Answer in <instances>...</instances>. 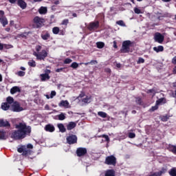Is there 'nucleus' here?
<instances>
[{
	"mask_svg": "<svg viewBox=\"0 0 176 176\" xmlns=\"http://www.w3.org/2000/svg\"><path fill=\"white\" fill-rule=\"evenodd\" d=\"M144 63H145V59L142 57H140L137 61V64H144Z\"/></svg>",
	"mask_w": 176,
	"mask_h": 176,
	"instance_id": "nucleus-47",
	"label": "nucleus"
},
{
	"mask_svg": "<svg viewBox=\"0 0 176 176\" xmlns=\"http://www.w3.org/2000/svg\"><path fill=\"white\" fill-rule=\"evenodd\" d=\"M58 120H65V114L64 113H61L60 114L57 116Z\"/></svg>",
	"mask_w": 176,
	"mask_h": 176,
	"instance_id": "nucleus-36",
	"label": "nucleus"
},
{
	"mask_svg": "<svg viewBox=\"0 0 176 176\" xmlns=\"http://www.w3.org/2000/svg\"><path fill=\"white\" fill-rule=\"evenodd\" d=\"M69 23V19H64L63 21H62V25H67L68 23Z\"/></svg>",
	"mask_w": 176,
	"mask_h": 176,
	"instance_id": "nucleus-51",
	"label": "nucleus"
},
{
	"mask_svg": "<svg viewBox=\"0 0 176 176\" xmlns=\"http://www.w3.org/2000/svg\"><path fill=\"white\" fill-rule=\"evenodd\" d=\"M71 63H72V59H71L69 58H67L64 60V64H71Z\"/></svg>",
	"mask_w": 176,
	"mask_h": 176,
	"instance_id": "nucleus-49",
	"label": "nucleus"
},
{
	"mask_svg": "<svg viewBox=\"0 0 176 176\" xmlns=\"http://www.w3.org/2000/svg\"><path fill=\"white\" fill-rule=\"evenodd\" d=\"M149 176H160V175L159 174V172H155V173L149 175Z\"/></svg>",
	"mask_w": 176,
	"mask_h": 176,
	"instance_id": "nucleus-56",
	"label": "nucleus"
},
{
	"mask_svg": "<svg viewBox=\"0 0 176 176\" xmlns=\"http://www.w3.org/2000/svg\"><path fill=\"white\" fill-rule=\"evenodd\" d=\"M56 91H52L50 94V98H53L56 96Z\"/></svg>",
	"mask_w": 176,
	"mask_h": 176,
	"instance_id": "nucleus-54",
	"label": "nucleus"
},
{
	"mask_svg": "<svg viewBox=\"0 0 176 176\" xmlns=\"http://www.w3.org/2000/svg\"><path fill=\"white\" fill-rule=\"evenodd\" d=\"M116 24H118V25H120L121 27H126V23H124V21L122 20L118 21Z\"/></svg>",
	"mask_w": 176,
	"mask_h": 176,
	"instance_id": "nucleus-42",
	"label": "nucleus"
},
{
	"mask_svg": "<svg viewBox=\"0 0 176 176\" xmlns=\"http://www.w3.org/2000/svg\"><path fill=\"white\" fill-rule=\"evenodd\" d=\"M57 126L58 129H59V131H60V133H65L67 131V129H65V126H64L63 124H58Z\"/></svg>",
	"mask_w": 176,
	"mask_h": 176,
	"instance_id": "nucleus-24",
	"label": "nucleus"
},
{
	"mask_svg": "<svg viewBox=\"0 0 176 176\" xmlns=\"http://www.w3.org/2000/svg\"><path fill=\"white\" fill-rule=\"evenodd\" d=\"M171 63L172 64H174V65H176V56L173 58Z\"/></svg>",
	"mask_w": 176,
	"mask_h": 176,
	"instance_id": "nucleus-58",
	"label": "nucleus"
},
{
	"mask_svg": "<svg viewBox=\"0 0 176 176\" xmlns=\"http://www.w3.org/2000/svg\"><path fill=\"white\" fill-rule=\"evenodd\" d=\"M113 43L114 49H118V43L116 42V41H114Z\"/></svg>",
	"mask_w": 176,
	"mask_h": 176,
	"instance_id": "nucleus-60",
	"label": "nucleus"
},
{
	"mask_svg": "<svg viewBox=\"0 0 176 176\" xmlns=\"http://www.w3.org/2000/svg\"><path fill=\"white\" fill-rule=\"evenodd\" d=\"M6 102H7V104H9L10 105L11 104H14V99L12 98V97H11V96H8V97H7V98H6Z\"/></svg>",
	"mask_w": 176,
	"mask_h": 176,
	"instance_id": "nucleus-31",
	"label": "nucleus"
},
{
	"mask_svg": "<svg viewBox=\"0 0 176 176\" xmlns=\"http://www.w3.org/2000/svg\"><path fill=\"white\" fill-rule=\"evenodd\" d=\"M173 74H174V75H176V65L174 67L173 69Z\"/></svg>",
	"mask_w": 176,
	"mask_h": 176,
	"instance_id": "nucleus-64",
	"label": "nucleus"
},
{
	"mask_svg": "<svg viewBox=\"0 0 176 176\" xmlns=\"http://www.w3.org/2000/svg\"><path fill=\"white\" fill-rule=\"evenodd\" d=\"M33 23L35 24L36 28H41L44 25L45 19L39 16H35L33 19Z\"/></svg>",
	"mask_w": 176,
	"mask_h": 176,
	"instance_id": "nucleus-6",
	"label": "nucleus"
},
{
	"mask_svg": "<svg viewBox=\"0 0 176 176\" xmlns=\"http://www.w3.org/2000/svg\"><path fill=\"white\" fill-rule=\"evenodd\" d=\"M41 38L43 41H49L52 36H50V32H49V31L44 30L41 32Z\"/></svg>",
	"mask_w": 176,
	"mask_h": 176,
	"instance_id": "nucleus-12",
	"label": "nucleus"
},
{
	"mask_svg": "<svg viewBox=\"0 0 176 176\" xmlns=\"http://www.w3.org/2000/svg\"><path fill=\"white\" fill-rule=\"evenodd\" d=\"M84 64L85 65H97V64H98V62L96 60H92L90 62H87Z\"/></svg>",
	"mask_w": 176,
	"mask_h": 176,
	"instance_id": "nucleus-30",
	"label": "nucleus"
},
{
	"mask_svg": "<svg viewBox=\"0 0 176 176\" xmlns=\"http://www.w3.org/2000/svg\"><path fill=\"white\" fill-rule=\"evenodd\" d=\"M135 102L138 105H142V98L141 97H136L135 98Z\"/></svg>",
	"mask_w": 176,
	"mask_h": 176,
	"instance_id": "nucleus-33",
	"label": "nucleus"
},
{
	"mask_svg": "<svg viewBox=\"0 0 176 176\" xmlns=\"http://www.w3.org/2000/svg\"><path fill=\"white\" fill-rule=\"evenodd\" d=\"M0 23L2 24L3 27H6L9 23L8 18L5 16V11L3 10H0Z\"/></svg>",
	"mask_w": 176,
	"mask_h": 176,
	"instance_id": "nucleus-9",
	"label": "nucleus"
},
{
	"mask_svg": "<svg viewBox=\"0 0 176 176\" xmlns=\"http://www.w3.org/2000/svg\"><path fill=\"white\" fill-rule=\"evenodd\" d=\"M168 119H170V116H168V115L163 116L161 118L162 122H167L168 120Z\"/></svg>",
	"mask_w": 176,
	"mask_h": 176,
	"instance_id": "nucleus-40",
	"label": "nucleus"
},
{
	"mask_svg": "<svg viewBox=\"0 0 176 176\" xmlns=\"http://www.w3.org/2000/svg\"><path fill=\"white\" fill-rule=\"evenodd\" d=\"M76 127V123L74 122H70L69 124L67 125V130H72Z\"/></svg>",
	"mask_w": 176,
	"mask_h": 176,
	"instance_id": "nucleus-19",
	"label": "nucleus"
},
{
	"mask_svg": "<svg viewBox=\"0 0 176 176\" xmlns=\"http://www.w3.org/2000/svg\"><path fill=\"white\" fill-rule=\"evenodd\" d=\"M38 13H40V14H46L47 13V8L41 7L38 10Z\"/></svg>",
	"mask_w": 176,
	"mask_h": 176,
	"instance_id": "nucleus-26",
	"label": "nucleus"
},
{
	"mask_svg": "<svg viewBox=\"0 0 176 176\" xmlns=\"http://www.w3.org/2000/svg\"><path fill=\"white\" fill-rule=\"evenodd\" d=\"M107 166H116V157L115 155L107 156L104 161Z\"/></svg>",
	"mask_w": 176,
	"mask_h": 176,
	"instance_id": "nucleus-3",
	"label": "nucleus"
},
{
	"mask_svg": "<svg viewBox=\"0 0 176 176\" xmlns=\"http://www.w3.org/2000/svg\"><path fill=\"white\" fill-rule=\"evenodd\" d=\"M24 109L20 106V103L17 101H15L12 105L10 111L12 112H21Z\"/></svg>",
	"mask_w": 176,
	"mask_h": 176,
	"instance_id": "nucleus-7",
	"label": "nucleus"
},
{
	"mask_svg": "<svg viewBox=\"0 0 176 176\" xmlns=\"http://www.w3.org/2000/svg\"><path fill=\"white\" fill-rule=\"evenodd\" d=\"M154 39L155 42H157L158 43H163L164 41V36L161 33L156 32L154 35Z\"/></svg>",
	"mask_w": 176,
	"mask_h": 176,
	"instance_id": "nucleus-11",
	"label": "nucleus"
},
{
	"mask_svg": "<svg viewBox=\"0 0 176 176\" xmlns=\"http://www.w3.org/2000/svg\"><path fill=\"white\" fill-rule=\"evenodd\" d=\"M63 69H64V68H63V67L59 68V69H56V72H61L63 71Z\"/></svg>",
	"mask_w": 176,
	"mask_h": 176,
	"instance_id": "nucleus-63",
	"label": "nucleus"
},
{
	"mask_svg": "<svg viewBox=\"0 0 176 176\" xmlns=\"http://www.w3.org/2000/svg\"><path fill=\"white\" fill-rule=\"evenodd\" d=\"M167 166H164L161 168V170L158 171V174H160V176H162L167 173Z\"/></svg>",
	"mask_w": 176,
	"mask_h": 176,
	"instance_id": "nucleus-28",
	"label": "nucleus"
},
{
	"mask_svg": "<svg viewBox=\"0 0 176 176\" xmlns=\"http://www.w3.org/2000/svg\"><path fill=\"white\" fill-rule=\"evenodd\" d=\"M34 148V146L32 144H28L26 146L27 149H32Z\"/></svg>",
	"mask_w": 176,
	"mask_h": 176,
	"instance_id": "nucleus-55",
	"label": "nucleus"
},
{
	"mask_svg": "<svg viewBox=\"0 0 176 176\" xmlns=\"http://www.w3.org/2000/svg\"><path fill=\"white\" fill-rule=\"evenodd\" d=\"M85 97V92H81L77 98H83Z\"/></svg>",
	"mask_w": 176,
	"mask_h": 176,
	"instance_id": "nucleus-57",
	"label": "nucleus"
},
{
	"mask_svg": "<svg viewBox=\"0 0 176 176\" xmlns=\"http://www.w3.org/2000/svg\"><path fill=\"white\" fill-rule=\"evenodd\" d=\"M0 127H6L10 129V122L6 120L0 119Z\"/></svg>",
	"mask_w": 176,
	"mask_h": 176,
	"instance_id": "nucleus-13",
	"label": "nucleus"
},
{
	"mask_svg": "<svg viewBox=\"0 0 176 176\" xmlns=\"http://www.w3.org/2000/svg\"><path fill=\"white\" fill-rule=\"evenodd\" d=\"M104 72H106L107 74H111V72H112V71L109 68L104 69Z\"/></svg>",
	"mask_w": 176,
	"mask_h": 176,
	"instance_id": "nucleus-61",
	"label": "nucleus"
},
{
	"mask_svg": "<svg viewBox=\"0 0 176 176\" xmlns=\"http://www.w3.org/2000/svg\"><path fill=\"white\" fill-rule=\"evenodd\" d=\"M153 50L154 52H156V53H160V52H164V47H163V45H159L157 47H154Z\"/></svg>",
	"mask_w": 176,
	"mask_h": 176,
	"instance_id": "nucleus-18",
	"label": "nucleus"
},
{
	"mask_svg": "<svg viewBox=\"0 0 176 176\" xmlns=\"http://www.w3.org/2000/svg\"><path fill=\"white\" fill-rule=\"evenodd\" d=\"M52 32L55 35H57L60 32V28L58 27H54L52 28Z\"/></svg>",
	"mask_w": 176,
	"mask_h": 176,
	"instance_id": "nucleus-38",
	"label": "nucleus"
},
{
	"mask_svg": "<svg viewBox=\"0 0 176 176\" xmlns=\"http://www.w3.org/2000/svg\"><path fill=\"white\" fill-rule=\"evenodd\" d=\"M168 151L169 152H172V153H174V155H176V146L169 145Z\"/></svg>",
	"mask_w": 176,
	"mask_h": 176,
	"instance_id": "nucleus-29",
	"label": "nucleus"
},
{
	"mask_svg": "<svg viewBox=\"0 0 176 176\" xmlns=\"http://www.w3.org/2000/svg\"><path fill=\"white\" fill-rule=\"evenodd\" d=\"M98 28H100L99 21L90 22L87 25V30H89V31H96V30H98Z\"/></svg>",
	"mask_w": 176,
	"mask_h": 176,
	"instance_id": "nucleus-4",
	"label": "nucleus"
},
{
	"mask_svg": "<svg viewBox=\"0 0 176 176\" xmlns=\"http://www.w3.org/2000/svg\"><path fill=\"white\" fill-rule=\"evenodd\" d=\"M70 67L72 68H74V69H76V68H78V67H79V64H78V63H76V62H74L72 63Z\"/></svg>",
	"mask_w": 176,
	"mask_h": 176,
	"instance_id": "nucleus-44",
	"label": "nucleus"
},
{
	"mask_svg": "<svg viewBox=\"0 0 176 176\" xmlns=\"http://www.w3.org/2000/svg\"><path fill=\"white\" fill-rule=\"evenodd\" d=\"M16 3L21 9H25V8H27V3L23 0H18Z\"/></svg>",
	"mask_w": 176,
	"mask_h": 176,
	"instance_id": "nucleus-14",
	"label": "nucleus"
},
{
	"mask_svg": "<svg viewBox=\"0 0 176 176\" xmlns=\"http://www.w3.org/2000/svg\"><path fill=\"white\" fill-rule=\"evenodd\" d=\"M98 116H100V118H107V116H108V114H107V113H105L104 111L98 112Z\"/></svg>",
	"mask_w": 176,
	"mask_h": 176,
	"instance_id": "nucleus-35",
	"label": "nucleus"
},
{
	"mask_svg": "<svg viewBox=\"0 0 176 176\" xmlns=\"http://www.w3.org/2000/svg\"><path fill=\"white\" fill-rule=\"evenodd\" d=\"M100 137L102 138H105V141H107V142H109L110 140H109V136H108V135H100Z\"/></svg>",
	"mask_w": 176,
	"mask_h": 176,
	"instance_id": "nucleus-48",
	"label": "nucleus"
},
{
	"mask_svg": "<svg viewBox=\"0 0 176 176\" xmlns=\"http://www.w3.org/2000/svg\"><path fill=\"white\" fill-rule=\"evenodd\" d=\"M42 50V46L41 45H37L36 47V52H37L38 53H39V52H41V50Z\"/></svg>",
	"mask_w": 176,
	"mask_h": 176,
	"instance_id": "nucleus-53",
	"label": "nucleus"
},
{
	"mask_svg": "<svg viewBox=\"0 0 176 176\" xmlns=\"http://www.w3.org/2000/svg\"><path fill=\"white\" fill-rule=\"evenodd\" d=\"M131 45V41H125L122 43V48L120 49V53H129L130 52V46Z\"/></svg>",
	"mask_w": 176,
	"mask_h": 176,
	"instance_id": "nucleus-2",
	"label": "nucleus"
},
{
	"mask_svg": "<svg viewBox=\"0 0 176 176\" xmlns=\"http://www.w3.org/2000/svg\"><path fill=\"white\" fill-rule=\"evenodd\" d=\"M16 75L21 77L25 76V72L19 71L17 73H16Z\"/></svg>",
	"mask_w": 176,
	"mask_h": 176,
	"instance_id": "nucleus-43",
	"label": "nucleus"
},
{
	"mask_svg": "<svg viewBox=\"0 0 176 176\" xmlns=\"http://www.w3.org/2000/svg\"><path fill=\"white\" fill-rule=\"evenodd\" d=\"M76 153L78 157L86 156V155H87V148L85 147H78L76 149Z\"/></svg>",
	"mask_w": 176,
	"mask_h": 176,
	"instance_id": "nucleus-8",
	"label": "nucleus"
},
{
	"mask_svg": "<svg viewBox=\"0 0 176 176\" xmlns=\"http://www.w3.org/2000/svg\"><path fill=\"white\" fill-rule=\"evenodd\" d=\"M96 46L98 49H102L104 47L105 43H104V42L99 41L96 43Z\"/></svg>",
	"mask_w": 176,
	"mask_h": 176,
	"instance_id": "nucleus-32",
	"label": "nucleus"
},
{
	"mask_svg": "<svg viewBox=\"0 0 176 176\" xmlns=\"http://www.w3.org/2000/svg\"><path fill=\"white\" fill-rule=\"evenodd\" d=\"M66 140L69 145H72L78 142V137H76V135H70L67 137Z\"/></svg>",
	"mask_w": 176,
	"mask_h": 176,
	"instance_id": "nucleus-10",
	"label": "nucleus"
},
{
	"mask_svg": "<svg viewBox=\"0 0 176 176\" xmlns=\"http://www.w3.org/2000/svg\"><path fill=\"white\" fill-rule=\"evenodd\" d=\"M1 109H3V111H9V109H11L10 104L7 102H3L1 104Z\"/></svg>",
	"mask_w": 176,
	"mask_h": 176,
	"instance_id": "nucleus-16",
	"label": "nucleus"
},
{
	"mask_svg": "<svg viewBox=\"0 0 176 176\" xmlns=\"http://www.w3.org/2000/svg\"><path fill=\"white\" fill-rule=\"evenodd\" d=\"M58 105L59 107H64L65 108H68L69 102H68V100H61Z\"/></svg>",
	"mask_w": 176,
	"mask_h": 176,
	"instance_id": "nucleus-25",
	"label": "nucleus"
},
{
	"mask_svg": "<svg viewBox=\"0 0 176 176\" xmlns=\"http://www.w3.org/2000/svg\"><path fill=\"white\" fill-rule=\"evenodd\" d=\"M33 54L34 56H35V57H36V60H43V61H45V58L47 57L48 54L46 50H43L41 52L38 54L36 52H34Z\"/></svg>",
	"mask_w": 176,
	"mask_h": 176,
	"instance_id": "nucleus-5",
	"label": "nucleus"
},
{
	"mask_svg": "<svg viewBox=\"0 0 176 176\" xmlns=\"http://www.w3.org/2000/svg\"><path fill=\"white\" fill-rule=\"evenodd\" d=\"M28 65H29V67H32L33 68H35V67H36V62H35V60H32L28 63Z\"/></svg>",
	"mask_w": 176,
	"mask_h": 176,
	"instance_id": "nucleus-34",
	"label": "nucleus"
},
{
	"mask_svg": "<svg viewBox=\"0 0 176 176\" xmlns=\"http://www.w3.org/2000/svg\"><path fill=\"white\" fill-rule=\"evenodd\" d=\"M14 130L11 133V138L14 140H23L27 135L31 134V126H27L25 122H19L15 124Z\"/></svg>",
	"mask_w": 176,
	"mask_h": 176,
	"instance_id": "nucleus-1",
	"label": "nucleus"
},
{
	"mask_svg": "<svg viewBox=\"0 0 176 176\" xmlns=\"http://www.w3.org/2000/svg\"><path fill=\"white\" fill-rule=\"evenodd\" d=\"M90 100H91V98L87 96L85 98L82 99V102H85V104H88L90 102Z\"/></svg>",
	"mask_w": 176,
	"mask_h": 176,
	"instance_id": "nucleus-39",
	"label": "nucleus"
},
{
	"mask_svg": "<svg viewBox=\"0 0 176 176\" xmlns=\"http://www.w3.org/2000/svg\"><path fill=\"white\" fill-rule=\"evenodd\" d=\"M25 149V146H22L21 147L18 148L17 151L19 153H24Z\"/></svg>",
	"mask_w": 176,
	"mask_h": 176,
	"instance_id": "nucleus-41",
	"label": "nucleus"
},
{
	"mask_svg": "<svg viewBox=\"0 0 176 176\" xmlns=\"http://www.w3.org/2000/svg\"><path fill=\"white\" fill-rule=\"evenodd\" d=\"M30 155H32V150L28 149L27 148V147H25V150L22 153V156H30Z\"/></svg>",
	"mask_w": 176,
	"mask_h": 176,
	"instance_id": "nucleus-17",
	"label": "nucleus"
},
{
	"mask_svg": "<svg viewBox=\"0 0 176 176\" xmlns=\"http://www.w3.org/2000/svg\"><path fill=\"white\" fill-rule=\"evenodd\" d=\"M45 131H49L50 133H53L54 130H56V128H54V126L48 124L45 126Z\"/></svg>",
	"mask_w": 176,
	"mask_h": 176,
	"instance_id": "nucleus-15",
	"label": "nucleus"
},
{
	"mask_svg": "<svg viewBox=\"0 0 176 176\" xmlns=\"http://www.w3.org/2000/svg\"><path fill=\"white\" fill-rule=\"evenodd\" d=\"M104 176H116L115 170L113 169L107 170L104 173Z\"/></svg>",
	"mask_w": 176,
	"mask_h": 176,
	"instance_id": "nucleus-22",
	"label": "nucleus"
},
{
	"mask_svg": "<svg viewBox=\"0 0 176 176\" xmlns=\"http://www.w3.org/2000/svg\"><path fill=\"white\" fill-rule=\"evenodd\" d=\"M0 140H6V131L3 130L0 131Z\"/></svg>",
	"mask_w": 176,
	"mask_h": 176,
	"instance_id": "nucleus-27",
	"label": "nucleus"
},
{
	"mask_svg": "<svg viewBox=\"0 0 176 176\" xmlns=\"http://www.w3.org/2000/svg\"><path fill=\"white\" fill-rule=\"evenodd\" d=\"M129 138H135V133H129L128 135Z\"/></svg>",
	"mask_w": 176,
	"mask_h": 176,
	"instance_id": "nucleus-52",
	"label": "nucleus"
},
{
	"mask_svg": "<svg viewBox=\"0 0 176 176\" xmlns=\"http://www.w3.org/2000/svg\"><path fill=\"white\" fill-rule=\"evenodd\" d=\"M52 71L50 69H45V74H47V75H49V74H51Z\"/></svg>",
	"mask_w": 176,
	"mask_h": 176,
	"instance_id": "nucleus-62",
	"label": "nucleus"
},
{
	"mask_svg": "<svg viewBox=\"0 0 176 176\" xmlns=\"http://www.w3.org/2000/svg\"><path fill=\"white\" fill-rule=\"evenodd\" d=\"M157 109H159V106L157 104H155V106H153L150 109L151 112H155V111H157Z\"/></svg>",
	"mask_w": 176,
	"mask_h": 176,
	"instance_id": "nucleus-45",
	"label": "nucleus"
},
{
	"mask_svg": "<svg viewBox=\"0 0 176 176\" xmlns=\"http://www.w3.org/2000/svg\"><path fill=\"white\" fill-rule=\"evenodd\" d=\"M168 173H169V175L170 176H176L175 168H172Z\"/></svg>",
	"mask_w": 176,
	"mask_h": 176,
	"instance_id": "nucleus-37",
	"label": "nucleus"
},
{
	"mask_svg": "<svg viewBox=\"0 0 176 176\" xmlns=\"http://www.w3.org/2000/svg\"><path fill=\"white\" fill-rule=\"evenodd\" d=\"M133 10H134V12H135V13L136 14H141V10L140 9V8H135L134 9H133Z\"/></svg>",
	"mask_w": 176,
	"mask_h": 176,
	"instance_id": "nucleus-50",
	"label": "nucleus"
},
{
	"mask_svg": "<svg viewBox=\"0 0 176 176\" xmlns=\"http://www.w3.org/2000/svg\"><path fill=\"white\" fill-rule=\"evenodd\" d=\"M31 34L30 32H25L23 33L19 34L17 35L18 38H25V39H27V36Z\"/></svg>",
	"mask_w": 176,
	"mask_h": 176,
	"instance_id": "nucleus-23",
	"label": "nucleus"
},
{
	"mask_svg": "<svg viewBox=\"0 0 176 176\" xmlns=\"http://www.w3.org/2000/svg\"><path fill=\"white\" fill-rule=\"evenodd\" d=\"M154 91H155V89H148L146 91V93H147V94H149L151 93H153Z\"/></svg>",
	"mask_w": 176,
	"mask_h": 176,
	"instance_id": "nucleus-59",
	"label": "nucleus"
},
{
	"mask_svg": "<svg viewBox=\"0 0 176 176\" xmlns=\"http://www.w3.org/2000/svg\"><path fill=\"white\" fill-rule=\"evenodd\" d=\"M40 76L41 78L42 82H45V80H49V79H50V76H49L47 74H42L40 75Z\"/></svg>",
	"mask_w": 176,
	"mask_h": 176,
	"instance_id": "nucleus-21",
	"label": "nucleus"
},
{
	"mask_svg": "<svg viewBox=\"0 0 176 176\" xmlns=\"http://www.w3.org/2000/svg\"><path fill=\"white\" fill-rule=\"evenodd\" d=\"M163 101H164V98H161L160 99H158L157 100H156V105H160L162 104V102H163Z\"/></svg>",
	"mask_w": 176,
	"mask_h": 176,
	"instance_id": "nucleus-46",
	"label": "nucleus"
},
{
	"mask_svg": "<svg viewBox=\"0 0 176 176\" xmlns=\"http://www.w3.org/2000/svg\"><path fill=\"white\" fill-rule=\"evenodd\" d=\"M21 91V89H20V87H13L10 89L11 94H16V93H20Z\"/></svg>",
	"mask_w": 176,
	"mask_h": 176,
	"instance_id": "nucleus-20",
	"label": "nucleus"
}]
</instances>
